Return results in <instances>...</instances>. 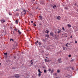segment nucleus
<instances>
[{
    "mask_svg": "<svg viewBox=\"0 0 78 78\" xmlns=\"http://www.w3.org/2000/svg\"><path fill=\"white\" fill-rule=\"evenodd\" d=\"M53 35H54V34L52 32H51L50 33V35L51 36H53V37H54L55 38H56L57 37L56 34H55V35L54 36Z\"/></svg>",
    "mask_w": 78,
    "mask_h": 78,
    "instance_id": "f257e3e1",
    "label": "nucleus"
},
{
    "mask_svg": "<svg viewBox=\"0 0 78 78\" xmlns=\"http://www.w3.org/2000/svg\"><path fill=\"white\" fill-rule=\"evenodd\" d=\"M14 76L16 78H19L20 76V75L19 74H15Z\"/></svg>",
    "mask_w": 78,
    "mask_h": 78,
    "instance_id": "f03ea898",
    "label": "nucleus"
},
{
    "mask_svg": "<svg viewBox=\"0 0 78 78\" xmlns=\"http://www.w3.org/2000/svg\"><path fill=\"white\" fill-rule=\"evenodd\" d=\"M38 72H39V73H38V76H41V73H42V72H41L40 71V69H38Z\"/></svg>",
    "mask_w": 78,
    "mask_h": 78,
    "instance_id": "7ed1b4c3",
    "label": "nucleus"
},
{
    "mask_svg": "<svg viewBox=\"0 0 78 78\" xmlns=\"http://www.w3.org/2000/svg\"><path fill=\"white\" fill-rule=\"evenodd\" d=\"M0 21L2 23H3L5 22L6 21L5 20L3 19L2 20H0Z\"/></svg>",
    "mask_w": 78,
    "mask_h": 78,
    "instance_id": "20e7f679",
    "label": "nucleus"
},
{
    "mask_svg": "<svg viewBox=\"0 0 78 78\" xmlns=\"http://www.w3.org/2000/svg\"><path fill=\"white\" fill-rule=\"evenodd\" d=\"M31 2L35 4L36 3V2L35 0L32 1H31Z\"/></svg>",
    "mask_w": 78,
    "mask_h": 78,
    "instance_id": "39448f33",
    "label": "nucleus"
},
{
    "mask_svg": "<svg viewBox=\"0 0 78 78\" xmlns=\"http://www.w3.org/2000/svg\"><path fill=\"white\" fill-rule=\"evenodd\" d=\"M18 31L19 34L20 35L21 34L22 32L19 30H18Z\"/></svg>",
    "mask_w": 78,
    "mask_h": 78,
    "instance_id": "423d86ee",
    "label": "nucleus"
},
{
    "mask_svg": "<svg viewBox=\"0 0 78 78\" xmlns=\"http://www.w3.org/2000/svg\"><path fill=\"white\" fill-rule=\"evenodd\" d=\"M61 61V58H59L58 60V61L59 62V63H61V62H62Z\"/></svg>",
    "mask_w": 78,
    "mask_h": 78,
    "instance_id": "0eeeda50",
    "label": "nucleus"
},
{
    "mask_svg": "<svg viewBox=\"0 0 78 78\" xmlns=\"http://www.w3.org/2000/svg\"><path fill=\"white\" fill-rule=\"evenodd\" d=\"M61 18V17L60 16H58V17H57V19L58 20H59Z\"/></svg>",
    "mask_w": 78,
    "mask_h": 78,
    "instance_id": "6e6552de",
    "label": "nucleus"
},
{
    "mask_svg": "<svg viewBox=\"0 0 78 78\" xmlns=\"http://www.w3.org/2000/svg\"><path fill=\"white\" fill-rule=\"evenodd\" d=\"M23 12H25L24 13V15L26 14V13H27V12H26V11L25 10V9H24Z\"/></svg>",
    "mask_w": 78,
    "mask_h": 78,
    "instance_id": "1a4fd4ad",
    "label": "nucleus"
},
{
    "mask_svg": "<svg viewBox=\"0 0 78 78\" xmlns=\"http://www.w3.org/2000/svg\"><path fill=\"white\" fill-rule=\"evenodd\" d=\"M70 76L69 75H67L66 76V77H67V78H69L70 77Z\"/></svg>",
    "mask_w": 78,
    "mask_h": 78,
    "instance_id": "9d476101",
    "label": "nucleus"
},
{
    "mask_svg": "<svg viewBox=\"0 0 78 78\" xmlns=\"http://www.w3.org/2000/svg\"><path fill=\"white\" fill-rule=\"evenodd\" d=\"M53 75H54V76H57V73H54Z\"/></svg>",
    "mask_w": 78,
    "mask_h": 78,
    "instance_id": "9b49d317",
    "label": "nucleus"
},
{
    "mask_svg": "<svg viewBox=\"0 0 78 78\" xmlns=\"http://www.w3.org/2000/svg\"><path fill=\"white\" fill-rule=\"evenodd\" d=\"M45 33H46L47 34L49 32V31L48 30H47L46 31H45Z\"/></svg>",
    "mask_w": 78,
    "mask_h": 78,
    "instance_id": "f8f14e48",
    "label": "nucleus"
},
{
    "mask_svg": "<svg viewBox=\"0 0 78 78\" xmlns=\"http://www.w3.org/2000/svg\"><path fill=\"white\" fill-rule=\"evenodd\" d=\"M18 21L17 20H16V24H18Z\"/></svg>",
    "mask_w": 78,
    "mask_h": 78,
    "instance_id": "ddd939ff",
    "label": "nucleus"
},
{
    "mask_svg": "<svg viewBox=\"0 0 78 78\" xmlns=\"http://www.w3.org/2000/svg\"><path fill=\"white\" fill-rule=\"evenodd\" d=\"M56 6L55 5L54 6H53V8H54V9H55V8H56Z\"/></svg>",
    "mask_w": 78,
    "mask_h": 78,
    "instance_id": "4468645a",
    "label": "nucleus"
},
{
    "mask_svg": "<svg viewBox=\"0 0 78 78\" xmlns=\"http://www.w3.org/2000/svg\"><path fill=\"white\" fill-rule=\"evenodd\" d=\"M39 17H40V19H41V20H42V16H40Z\"/></svg>",
    "mask_w": 78,
    "mask_h": 78,
    "instance_id": "2eb2a0df",
    "label": "nucleus"
},
{
    "mask_svg": "<svg viewBox=\"0 0 78 78\" xmlns=\"http://www.w3.org/2000/svg\"><path fill=\"white\" fill-rule=\"evenodd\" d=\"M14 41V40H13V39H10V41Z\"/></svg>",
    "mask_w": 78,
    "mask_h": 78,
    "instance_id": "dca6fc26",
    "label": "nucleus"
},
{
    "mask_svg": "<svg viewBox=\"0 0 78 78\" xmlns=\"http://www.w3.org/2000/svg\"><path fill=\"white\" fill-rule=\"evenodd\" d=\"M44 73H46V72H47V71H46V69L44 70Z\"/></svg>",
    "mask_w": 78,
    "mask_h": 78,
    "instance_id": "f3484780",
    "label": "nucleus"
},
{
    "mask_svg": "<svg viewBox=\"0 0 78 78\" xmlns=\"http://www.w3.org/2000/svg\"><path fill=\"white\" fill-rule=\"evenodd\" d=\"M60 72V71L59 69H58L57 70L58 73H59Z\"/></svg>",
    "mask_w": 78,
    "mask_h": 78,
    "instance_id": "a211bd4d",
    "label": "nucleus"
},
{
    "mask_svg": "<svg viewBox=\"0 0 78 78\" xmlns=\"http://www.w3.org/2000/svg\"><path fill=\"white\" fill-rule=\"evenodd\" d=\"M65 9H66V10H68V8H67V7H65Z\"/></svg>",
    "mask_w": 78,
    "mask_h": 78,
    "instance_id": "6ab92c4d",
    "label": "nucleus"
},
{
    "mask_svg": "<svg viewBox=\"0 0 78 78\" xmlns=\"http://www.w3.org/2000/svg\"><path fill=\"white\" fill-rule=\"evenodd\" d=\"M42 40L43 41H44V42L45 41V40L43 39H42Z\"/></svg>",
    "mask_w": 78,
    "mask_h": 78,
    "instance_id": "aec40b11",
    "label": "nucleus"
},
{
    "mask_svg": "<svg viewBox=\"0 0 78 78\" xmlns=\"http://www.w3.org/2000/svg\"><path fill=\"white\" fill-rule=\"evenodd\" d=\"M45 61L46 62H49V60L47 61L46 59H45Z\"/></svg>",
    "mask_w": 78,
    "mask_h": 78,
    "instance_id": "412c9836",
    "label": "nucleus"
},
{
    "mask_svg": "<svg viewBox=\"0 0 78 78\" xmlns=\"http://www.w3.org/2000/svg\"><path fill=\"white\" fill-rule=\"evenodd\" d=\"M68 27H71V26L70 24H68Z\"/></svg>",
    "mask_w": 78,
    "mask_h": 78,
    "instance_id": "4be33fe9",
    "label": "nucleus"
},
{
    "mask_svg": "<svg viewBox=\"0 0 78 78\" xmlns=\"http://www.w3.org/2000/svg\"><path fill=\"white\" fill-rule=\"evenodd\" d=\"M51 70L50 69H48V71H49V72H50L51 71Z\"/></svg>",
    "mask_w": 78,
    "mask_h": 78,
    "instance_id": "5701e85b",
    "label": "nucleus"
},
{
    "mask_svg": "<svg viewBox=\"0 0 78 78\" xmlns=\"http://www.w3.org/2000/svg\"><path fill=\"white\" fill-rule=\"evenodd\" d=\"M54 72V70H52L51 71V73H53V72Z\"/></svg>",
    "mask_w": 78,
    "mask_h": 78,
    "instance_id": "b1692460",
    "label": "nucleus"
},
{
    "mask_svg": "<svg viewBox=\"0 0 78 78\" xmlns=\"http://www.w3.org/2000/svg\"><path fill=\"white\" fill-rule=\"evenodd\" d=\"M63 49L64 50H65V48L64 47H63Z\"/></svg>",
    "mask_w": 78,
    "mask_h": 78,
    "instance_id": "393cba45",
    "label": "nucleus"
},
{
    "mask_svg": "<svg viewBox=\"0 0 78 78\" xmlns=\"http://www.w3.org/2000/svg\"><path fill=\"white\" fill-rule=\"evenodd\" d=\"M61 30H59V31H58V33H60V32H61Z\"/></svg>",
    "mask_w": 78,
    "mask_h": 78,
    "instance_id": "a878e982",
    "label": "nucleus"
},
{
    "mask_svg": "<svg viewBox=\"0 0 78 78\" xmlns=\"http://www.w3.org/2000/svg\"><path fill=\"white\" fill-rule=\"evenodd\" d=\"M7 54H8V53H4V54L5 55H7Z\"/></svg>",
    "mask_w": 78,
    "mask_h": 78,
    "instance_id": "bb28decb",
    "label": "nucleus"
},
{
    "mask_svg": "<svg viewBox=\"0 0 78 78\" xmlns=\"http://www.w3.org/2000/svg\"><path fill=\"white\" fill-rule=\"evenodd\" d=\"M14 30H15V31H17V29H15Z\"/></svg>",
    "mask_w": 78,
    "mask_h": 78,
    "instance_id": "cd10ccee",
    "label": "nucleus"
},
{
    "mask_svg": "<svg viewBox=\"0 0 78 78\" xmlns=\"http://www.w3.org/2000/svg\"><path fill=\"white\" fill-rule=\"evenodd\" d=\"M67 44L68 45H69L70 44L69 43H67Z\"/></svg>",
    "mask_w": 78,
    "mask_h": 78,
    "instance_id": "c85d7f7f",
    "label": "nucleus"
},
{
    "mask_svg": "<svg viewBox=\"0 0 78 78\" xmlns=\"http://www.w3.org/2000/svg\"><path fill=\"white\" fill-rule=\"evenodd\" d=\"M66 46L67 47H68V45H67V44H66Z\"/></svg>",
    "mask_w": 78,
    "mask_h": 78,
    "instance_id": "c756f323",
    "label": "nucleus"
},
{
    "mask_svg": "<svg viewBox=\"0 0 78 78\" xmlns=\"http://www.w3.org/2000/svg\"><path fill=\"white\" fill-rule=\"evenodd\" d=\"M71 56V55H69V58H70V57Z\"/></svg>",
    "mask_w": 78,
    "mask_h": 78,
    "instance_id": "7c9ffc66",
    "label": "nucleus"
},
{
    "mask_svg": "<svg viewBox=\"0 0 78 78\" xmlns=\"http://www.w3.org/2000/svg\"><path fill=\"white\" fill-rule=\"evenodd\" d=\"M19 13H17V14H16V15H17V16H19Z\"/></svg>",
    "mask_w": 78,
    "mask_h": 78,
    "instance_id": "2f4dec72",
    "label": "nucleus"
},
{
    "mask_svg": "<svg viewBox=\"0 0 78 78\" xmlns=\"http://www.w3.org/2000/svg\"><path fill=\"white\" fill-rule=\"evenodd\" d=\"M9 15L11 16V15H12V14H11L9 13Z\"/></svg>",
    "mask_w": 78,
    "mask_h": 78,
    "instance_id": "473e14b6",
    "label": "nucleus"
},
{
    "mask_svg": "<svg viewBox=\"0 0 78 78\" xmlns=\"http://www.w3.org/2000/svg\"><path fill=\"white\" fill-rule=\"evenodd\" d=\"M39 45H41V43L40 42H39Z\"/></svg>",
    "mask_w": 78,
    "mask_h": 78,
    "instance_id": "72a5a7b5",
    "label": "nucleus"
},
{
    "mask_svg": "<svg viewBox=\"0 0 78 78\" xmlns=\"http://www.w3.org/2000/svg\"><path fill=\"white\" fill-rule=\"evenodd\" d=\"M62 29L63 30H65V29H64V27H62Z\"/></svg>",
    "mask_w": 78,
    "mask_h": 78,
    "instance_id": "f704fd0d",
    "label": "nucleus"
},
{
    "mask_svg": "<svg viewBox=\"0 0 78 78\" xmlns=\"http://www.w3.org/2000/svg\"><path fill=\"white\" fill-rule=\"evenodd\" d=\"M34 25L35 26H36V25L35 24V23H34Z\"/></svg>",
    "mask_w": 78,
    "mask_h": 78,
    "instance_id": "c9c22d12",
    "label": "nucleus"
},
{
    "mask_svg": "<svg viewBox=\"0 0 78 78\" xmlns=\"http://www.w3.org/2000/svg\"><path fill=\"white\" fill-rule=\"evenodd\" d=\"M75 43H77V41H75Z\"/></svg>",
    "mask_w": 78,
    "mask_h": 78,
    "instance_id": "e433bc0d",
    "label": "nucleus"
},
{
    "mask_svg": "<svg viewBox=\"0 0 78 78\" xmlns=\"http://www.w3.org/2000/svg\"><path fill=\"white\" fill-rule=\"evenodd\" d=\"M33 21H31V22L32 23H33Z\"/></svg>",
    "mask_w": 78,
    "mask_h": 78,
    "instance_id": "4c0bfd02",
    "label": "nucleus"
},
{
    "mask_svg": "<svg viewBox=\"0 0 78 78\" xmlns=\"http://www.w3.org/2000/svg\"><path fill=\"white\" fill-rule=\"evenodd\" d=\"M32 60H31L30 62H32Z\"/></svg>",
    "mask_w": 78,
    "mask_h": 78,
    "instance_id": "58836bf2",
    "label": "nucleus"
},
{
    "mask_svg": "<svg viewBox=\"0 0 78 78\" xmlns=\"http://www.w3.org/2000/svg\"><path fill=\"white\" fill-rule=\"evenodd\" d=\"M55 78H60V77H56Z\"/></svg>",
    "mask_w": 78,
    "mask_h": 78,
    "instance_id": "ea45409f",
    "label": "nucleus"
},
{
    "mask_svg": "<svg viewBox=\"0 0 78 78\" xmlns=\"http://www.w3.org/2000/svg\"><path fill=\"white\" fill-rule=\"evenodd\" d=\"M70 37H71V38H72V36H71Z\"/></svg>",
    "mask_w": 78,
    "mask_h": 78,
    "instance_id": "a19ab883",
    "label": "nucleus"
},
{
    "mask_svg": "<svg viewBox=\"0 0 78 78\" xmlns=\"http://www.w3.org/2000/svg\"><path fill=\"white\" fill-rule=\"evenodd\" d=\"M1 65H2V63H0V66H1Z\"/></svg>",
    "mask_w": 78,
    "mask_h": 78,
    "instance_id": "79ce46f5",
    "label": "nucleus"
},
{
    "mask_svg": "<svg viewBox=\"0 0 78 78\" xmlns=\"http://www.w3.org/2000/svg\"><path fill=\"white\" fill-rule=\"evenodd\" d=\"M31 64H33V62H31Z\"/></svg>",
    "mask_w": 78,
    "mask_h": 78,
    "instance_id": "37998d69",
    "label": "nucleus"
},
{
    "mask_svg": "<svg viewBox=\"0 0 78 78\" xmlns=\"http://www.w3.org/2000/svg\"><path fill=\"white\" fill-rule=\"evenodd\" d=\"M72 69L73 70H74L73 68H72Z\"/></svg>",
    "mask_w": 78,
    "mask_h": 78,
    "instance_id": "c03bdc74",
    "label": "nucleus"
},
{
    "mask_svg": "<svg viewBox=\"0 0 78 78\" xmlns=\"http://www.w3.org/2000/svg\"><path fill=\"white\" fill-rule=\"evenodd\" d=\"M37 43H38V41H37Z\"/></svg>",
    "mask_w": 78,
    "mask_h": 78,
    "instance_id": "a18cd8bd",
    "label": "nucleus"
},
{
    "mask_svg": "<svg viewBox=\"0 0 78 78\" xmlns=\"http://www.w3.org/2000/svg\"><path fill=\"white\" fill-rule=\"evenodd\" d=\"M65 34H66V33H65Z\"/></svg>",
    "mask_w": 78,
    "mask_h": 78,
    "instance_id": "49530a36",
    "label": "nucleus"
},
{
    "mask_svg": "<svg viewBox=\"0 0 78 78\" xmlns=\"http://www.w3.org/2000/svg\"><path fill=\"white\" fill-rule=\"evenodd\" d=\"M35 44H36H36H37V43L36 42V43H35Z\"/></svg>",
    "mask_w": 78,
    "mask_h": 78,
    "instance_id": "de8ad7c7",
    "label": "nucleus"
},
{
    "mask_svg": "<svg viewBox=\"0 0 78 78\" xmlns=\"http://www.w3.org/2000/svg\"><path fill=\"white\" fill-rule=\"evenodd\" d=\"M77 11L78 12V10H77Z\"/></svg>",
    "mask_w": 78,
    "mask_h": 78,
    "instance_id": "09e8293b",
    "label": "nucleus"
},
{
    "mask_svg": "<svg viewBox=\"0 0 78 78\" xmlns=\"http://www.w3.org/2000/svg\"><path fill=\"white\" fill-rule=\"evenodd\" d=\"M41 4V2L40 3Z\"/></svg>",
    "mask_w": 78,
    "mask_h": 78,
    "instance_id": "8fccbe9b",
    "label": "nucleus"
},
{
    "mask_svg": "<svg viewBox=\"0 0 78 78\" xmlns=\"http://www.w3.org/2000/svg\"><path fill=\"white\" fill-rule=\"evenodd\" d=\"M14 58H16L15 57H14Z\"/></svg>",
    "mask_w": 78,
    "mask_h": 78,
    "instance_id": "3c124183",
    "label": "nucleus"
},
{
    "mask_svg": "<svg viewBox=\"0 0 78 78\" xmlns=\"http://www.w3.org/2000/svg\"><path fill=\"white\" fill-rule=\"evenodd\" d=\"M46 58H47V57H46Z\"/></svg>",
    "mask_w": 78,
    "mask_h": 78,
    "instance_id": "603ef678",
    "label": "nucleus"
},
{
    "mask_svg": "<svg viewBox=\"0 0 78 78\" xmlns=\"http://www.w3.org/2000/svg\"><path fill=\"white\" fill-rule=\"evenodd\" d=\"M72 43V42H71V43Z\"/></svg>",
    "mask_w": 78,
    "mask_h": 78,
    "instance_id": "864d4df0",
    "label": "nucleus"
}]
</instances>
